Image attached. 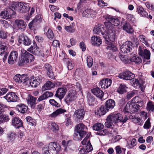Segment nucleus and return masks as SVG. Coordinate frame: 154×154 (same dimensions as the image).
<instances>
[{
	"instance_id": "obj_20",
	"label": "nucleus",
	"mask_w": 154,
	"mask_h": 154,
	"mask_svg": "<svg viewBox=\"0 0 154 154\" xmlns=\"http://www.w3.org/2000/svg\"><path fill=\"white\" fill-rule=\"evenodd\" d=\"M4 98L9 102H16L18 97L16 94L14 92L8 93L4 97Z\"/></svg>"
},
{
	"instance_id": "obj_35",
	"label": "nucleus",
	"mask_w": 154,
	"mask_h": 154,
	"mask_svg": "<svg viewBox=\"0 0 154 154\" xmlns=\"http://www.w3.org/2000/svg\"><path fill=\"white\" fill-rule=\"evenodd\" d=\"M17 107V110L21 113H24L27 111V106L23 104H18Z\"/></svg>"
},
{
	"instance_id": "obj_46",
	"label": "nucleus",
	"mask_w": 154,
	"mask_h": 154,
	"mask_svg": "<svg viewBox=\"0 0 154 154\" xmlns=\"http://www.w3.org/2000/svg\"><path fill=\"white\" fill-rule=\"evenodd\" d=\"M87 65L88 67H91L93 64V60L90 56H88L86 59Z\"/></svg>"
},
{
	"instance_id": "obj_30",
	"label": "nucleus",
	"mask_w": 154,
	"mask_h": 154,
	"mask_svg": "<svg viewBox=\"0 0 154 154\" xmlns=\"http://www.w3.org/2000/svg\"><path fill=\"white\" fill-rule=\"evenodd\" d=\"M91 91L94 95L100 99L102 98L104 94L103 92L98 88L93 89Z\"/></svg>"
},
{
	"instance_id": "obj_5",
	"label": "nucleus",
	"mask_w": 154,
	"mask_h": 154,
	"mask_svg": "<svg viewBox=\"0 0 154 154\" xmlns=\"http://www.w3.org/2000/svg\"><path fill=\"white\" fill-rule=\"evenodd\" d=\"M104 25L106 29L108 31V39L110 41H114L115 39V30L114 27L111 25L110 22H105Z\"/></svg>"
},
{
	"instance_id": "obj_43",
	"label": "nucleus",
	"mask_w": 154,
	"mask_h": 154,
	"mask_svg": "<svg viewBox=\"0 0 154 154\" xmlns=\"http://www.w3.org/2000/svg\"><path fill=\"white\" fill-rule=\"evenodd\" d=\"M128 145L127 147L128 148L131 149L136 145V140L135 138L132 139L128 143Z\"/></svg>"
},
{
	"instance_id": "obj_36",
	"label": "nucleus",
	"mask_w": 154,
	"mask_h": 154,
	"mask_svg": "<svg viewBox=\"0 0 154 154\" xmlns=\"http://www.w3.org/2000/svg\"><path fill=\"white\" fill-rule=\"evenodd\" d=\"M66 110L65 109L59 108L51 114L49 116L51 118H55L59 114L66 112Z\"/></svg>"
},
{
	"instance_id": "obj_44",
	"label": "nucleus",
	"mask_w": 154,
	"mask_h": 154,
	"mask_svg": "<svg viewBox=\"0 0 154 154\" xmlns=\"http://www.w3.org/2000/svg\"><path fill=\"white\" fill-rule=\"evenodd\" d=\"M50 128L54 132H56L59 130V127L55 123L52 122L51 123V125Z\"/></svg>"
},
{
	"instance_id": "obj_60",
	"label": "nucleus",
	"mask_w": 154,
	"mask_h": 154,
	"mask_svg": "<svg viewBox=\"0 0 154 154\" xmlns=\"http://www.w3.org/2000/svg\"><path fill=\"white\" fill-rule=\"evenodd\" d=\"M106 122H105V126L107 127V128H110L112 125V124L113 123L111 121H109V120H108V117H107L106 119Z\"/></svg>"
},
{
	"instance_id": "obj_14",
	"label": "nucleus",
	"mask_w": 154,
	"mask_h": 154,
	"mask_svg": "<svg viewBox=\"0 0 154 154\" xmlns=\"http://www.w3.org/2000/svg\"><path fill=\"white\" fill-rule=\"evenodd\" d=\"M94 33L100 35H102L103 37L106 39L108 38V35L105 33V30L103 27L100 26L96 27H94L93 29Z\"/></svg>"
},
{
	"instance_id": "obj_47",
	"label": "nucleus",
	"mask_w": 154,
	"mask_h": 154,
	"mask_svg": "<svg viewBox=\"0 0 154 154\" xmlns=\"http://www.w3.org/2000/svg\"><path fill=\"white\" fill-rule=\"evenodd\" d=\"M46 35L47 37L50 40H52L54 37V35L52 30L50 29H49Z\"/></svg>"
},
{
	"instance_id": "obj_33",
	"label": "nucleus",
	"mask_w": 154,
	"mask_h": 154,
	"mask_svg": "<svg viewBox=\"0 0 154 154\" xmlns=\"http://www.w3.org/2000/svg\"><path fill=\"white\" fill-rule=\"evenodd\" d=\"M122 27L123 30L128 33H132L134 32V29L128 22H126L124 24H123Z\"/></svg>"
},
{
	"instance_id": "obj_27",
	"label": "nucleus",
	"mask_w": 154,
	"mask_h": 154,
	"mask_svg": "<svg viewBox=\"0 0 154 154\" xmlns=\"http://www.w3.org/2000/svg\"><path fill=\"white\" fill-rule=\"evenodd\" d=\"M139 54L144 59L149 60L150 58V53L146 49H145L143 51L141 49H140Z\"/></svg>"
},
{
	"instance_id": "obj_9",
	"label": "nucleus",
	"mask_w": 154,
	"mask_h": 154,
	"mask_svg": "<svg viewBox=\"0 0 154 154\" xmlns=\"http://www.w3.org/2000/svg\"><path fill=\"white\" fill-rule=\"evenodd\" d=\"M133 46L131 42L127 41L125 42L121 47V52L124 54L131 52L132 51Z\"/></svg>"
},
{
	"instance_id": "obj_42",
	"label": "nucleus",
	"mask_w": 154,
	"mask_h": 154,
	"mask_svg": "<svg viewBox=\"0 0 154 154\" xmlns=\"http://www.w3.org/2000/svg\"><path fill=\"white\" fill-rule=\"evenodd\" d=\"M103 127L104 126L103 124L100 123H97L94 125L93 129L96 131H99L102 129Z\"/></svg>"
},
{
	"instance_id": "obj_38",
	"label": "nucleus",
	"mask_w": 154,
	"mask_h": 154,
	"mask_svg": "<svg viewBox=\"0 0 154 154\" xmlns=\"http://www.w3.org/2000/svg\"><path fill=\"white\" fill-rule=\"evenodd\" d=\"M137 11L142 16H146L147 13L144 10L143 8L141 6L137 5Z\"/></svg>"
},
{
	"instance_id": "obj_19",
	"label": "nucleus",
	"mask_w": 154,
	"mask_h": 154,
	"mask_svg": "<svg viewBox=\"0 0 154 154\" xmlns=\"http://www.w3.org/2000/svg\"><path fill=\"white\" fill-rule=\"evenodd\" d=\"M44 68L46 70L48 76L51 79H54L55 76L51 66L48 64L46 63L45 64Z\"/></svg>"
},
{
	"instance_id": "obj_12",
	"label": "nucleus",
	"mask_w": 154,
	"mask_h": 154,
	"mask_svg": "<svg viewBox=\"0 0 154 154\" xmlns=\"http://www.w3.org/2000/svg\"><path fill=\"white\" fill-rule=\"evenodd\" d=\"M19 42L23 43L25 45H29L31 43V41L30 38L27 36L23 34L19 36Z\"/></svg>"
},
{
	"instance_id": "obj_55",
	"label": "nucleus",
	"mask_w": 154,
	"mask_h": 154,
	"mask_svg": "<svg viewBox=\"0 0 154 154\" xmlns=\"http://www.w3.org/2000/svg\"><path fill=\"white\" fill-rule=\"evenodd\" d=\"M7 37V33L0 29V38L5 39Z\"/></svg>"
},
{
	"instance_id": "obj_53",
	"label": "nucleus",
	"mask_w": 154,
	"mask_h": 154,
	"mask_svg": "<svg viewBox=\"0 0 154 154\" xmlns=\"http://www.w3.org/2000/svg\"><path fill=\"white\" fill-rule=\"evenodd\" d=\"M65 29L67 32H73L75 31V29L71 25L65 26Z\"/></svg>"
},
{
	"instance_id": "obj_48",
	"label": "nucleus",
	"mask_w": 154,
	"mask_h": 154,
	"mask_svg": "<svg viewBox=\"0 0 154 154\" xmlns=\"http://www.w3.org/2000/svg\"><path fill=\"white\" fill-rule=\"evenodd\" d=\"M27 63L26 60L25 59L22 54L21 55V57L20 58L18 62V64L20 66H22Z\"/></svg>"
},
{
	"instance_id": "obj_58",
	"label": "nucleus",
	"mask_w": 154,
	"mask_h": 154,
	"mask_svg": "<svg viewBox=\"0 0 154 154\" xmlns=\"http://www.w3.org/2000/svg\"><path fill=\"white\" fill-rule=\"evenodd\" d=\"M45 102H42V103L39 104L37 106V109L39 112L41 111L42 109H43L44 106H45Z\"/></svg>"
},
{
	"instance_id": "obj_45",
	"label": "nucleus",
	"mask_w": 154,
	"mask_h": 154,
	"mask_svg": "<svg viewBox=\"0 0 154 154\" xmlns=\"http://www.w3.org/2000/svg\"><path fill=\"white\" fill-rule=\"evenodd\" d=\"M126 87L124 85H120L117 89V91L120 94H122L126 92Z\"/></svg>"
},
{
	"instance_id": "obj_23",
	"label": "nucleus",
	"mask_w": 154,
	"mask_h": 154,
	"mask_svg": "<svg viewBox=\"0 0 154 154\" xmlns=\"http://www.w3.org/2000/svg\"><path fill=\"white\" fill-rule=\"evenodd\" d=\"M77 96L74 93H69L65 97V101L68 105L72 101L76 100Z\"/></svg>"
},
{
	"instance_id": "obj_8",
	"label": "nucleus",
	"mask_w": 154,
	"mask_h": 154,
	"mask_svg": "<svg viewBox=\"0 0 154 154\" xmlns=\"http://www.w3.org/2000/svg\"><path fill=\"white\" fill-rule=\"evenodd\" d=\"M27 50L35 55L44 57V54L38 47H37V45L34 41L33 42V45H32Z\"/></svg>"
},
{
	"instance_id": "obj_24",
	"label": "nucleus",
	"mask_w": 154,
	"mask_h": 154,
	"mask_svg": "<svg viewBox=\"0 0 154 154\" xmlns=\"http://www.w3.org/2000/svg\"><path fill=\"white\" fill-rule=\"evenodd\" d=\"M112 83V80L109 79H103L100 82V85L102 88H107Z\"/></svg>"
},
{
	"instance_id": "obj_28",
	"label": "nucleus",
	"mask_w": 154,
	"mask_h": 154,
	"mask_svg": "<svg viewBox=\"0 0 154 154\" xmlns=\"http://www.w3.org/2000/svg\"><path fill=\"white\" fill-rule=\"evenodd\" d=\"M91 43L94 45L99 46L102 44V40L98 36L94 35L91 37Z\"/></svg>"
},
{
	"instance_id": "obj_2",
	"label": "nucleus",
	"mask_w": 154,
	"mask_h": 154,
	"mask_svg": "<svg viewBox=\"0 0 154 154\" xmlns=\"http://www.w3.org/2000/svg\"><path fill=\"white\" fill-rule=\"evenodd\" d=\"M61 146L59 143L56 142H50L48 146L45 145L42 150L43 154H53L55 152L59 151Z\"/></svg>"
},
{
	"instance_id": "obj_10",
	"label": "nucleus",
	"mask_w": 154,
	"mask_h": 154,
	"mask_svg": "<svg viewBox=\"0 0 154 154\" xmlns=\"http://www.w3.org/2000/svg\"><path fill=\"white\" fill-rule=\"evenodd\" d=\"M16 10L19 8L22 11L24 12L28 11L30 9V7L28 5L20 2H14L13 3Z\"/></svg>"
},
{
	"instance_id": "obj_61",
	"label": "nucleus",
	"mask_w": 154,
	"mask_h": 154,
	"mask_svg": "<svg viewBox=\"0 0 154 154\" xmlns=\"http://www.w3.org/2000/svg\"><path fill=\"white\" fill-rule=\"evenodd\" d=\"M139 38L141 42H142L146 44L148 43L145 38V36L143 35H140L139 36Z\"/></svg>"
},
{
	"instance_id": "obj_29",
	"label": "nucleus",
	"mask_w": 154,
	"mask_h": 154,
	"mask_svg": "<svg viewBox=\"0 0 154 154\" xmlns=\"http://www.w3.org/2000/svg\"><path fill=\"white\" fill-rule=\"evenodd\" d=\"M108 111V109L106 108V106L102 105L95 111V114L97 115L100 116H101L104 115Z\"/></svg>"
},
{
	"instance_id": "obj_6",
	"label": "nucleus",
	"mask_w": 154,
	"mask_h": 154,
	"mask_svg": "<svg viewBox=\"0 0 154 154\" xmlns=\"http://www.w3.org/2000/svg\"><path fill=\"white\" fill-rule=\"evenodd\" d=\"M16 10L13 4L7 8L6 11L1 12L0 16L2 18L8 19L11 18L12 16L15 14V11Z\"/></svg>"
},
{
	"instance_id": "obj_59",
	"label": "nucleus",
	"mask_w": 154,
	"mask_h": 154,
	"mask_svg": "<svg viewBox=\"0 0 154 154\" xmlns=\"http://www.w3.org/2000/svg\"><path fill=\"white\" fill-rule=\"evenodd\" d=\"M26 119L28 123V124L32 126L33 124L32 123L33 121L32 118L30 116L27 117Z\"/></svg>"
},
{
	"instance_id": "obj_26",
	"label": "nucleus",
	"mask_w": 154,
	"mask_h": 154,
	"mask_svg": "<svg viewBox=\"0 0 154 154\" xmlns=\"http://www.w3.org/2000/svg\"><path fill=\"white\" fill-rule=\"evenodd\" d=\"M13 125L16 128H19L23 125L21 120L18 117H15L12 120Z\"/></svg>"
},
{
	"instance_id": "obj_62",
	"label": "nucleus",
	"mask_w": 154,
	"mask_h": 154,
	"mask_svg": "<svg viewBox=\"0 0 154 154\" xmlns=\"http://www.w3.org/2000/svg\"><path fill=\"white\" fill-rule=\"evenodd\" d=\"M6 46L0 44V55L4 53L6 50Z\"/></svg>"
},
{
	"instance_id": "obj_4",
	"label": "nucleus",
	"mask_w": 154,
	"mask_h": 154,
	"mask_svg": "<svg viewBox=\"0 0 154 154\" xmlns=\"http://www.w3.org/2000/svg\"><path fill=\"white\" fill-rule=\"evenodd\" d=\"M108 120L115 124L121 122L123 123L125 122L128 118L127 116L125 115L124 117L119 113H112L108 116Z\"/></svg>"
},
{
	"instance_id": "obj_15",
	"label": "nucleus",
	"mask_w": 154,
	"mask_h": 154,
	"mask_svg": "<svg viewBox=\"0 0 154 154\" xmlns=\"http://www.w3.org/2000/svg\"><path fill=\"white\" fill-rule=\"evenodd\" d=\"M144 83V82L142 80L140 79H135L133 80L132 82V84L133 86L136 88H140L141 91H143L144 88L143 87V85Z\"/></svg>"
},
{
	"instance_id": "obj_57",
	"label": "nucleus",
	"mask_w": 154,
	"mask_h": 154,
	"mask_svg": "<svg viewBox=\"0 0 154 154\" xmlns=\"http://www.w3.org/2000/svg\"><path fill=\"white\" fill-rule=\"evenodd\" d=\"M108 48L109 50H112L113 51H116L117 49L116 46L112 44H110L108 46Z\"/></svg>"
},
{
	"instance_id": "obj_56",
	"label": "nucleus",
	"mask_w": 154,
	"mask_h": 154,
	"mask_svg": "<svg viewBox=\"0 0 154 154\" xmlns=\"http://www.w3.org/2000/svg\"><path fill=\"white\" fill-rule=\"evenodd\" d=\"M33 77L34 78V79L35 80H36L37 82L39 81V83L40 84L42 79V77L40 75H39L38 74H36L35 75V76H33L31 77L32 78Z\"/></svg>"
},
{
	"instance_id": "obj_50",
	"label": "nucleus",
	"mask_w": 154,
	"mask_h": 154,
	"mask_svg": "<svg viewBox=\"0 0 154 154\" xmlns=\"http://www.w3.org/2000/svg\"><path fill=\"white\" fill-rule=\"evenodd\" d=\"M146 108L149 111L153 112L154 110V105L152 104V102H149L147 104Z\"/></svg>"
},
{
	"instance_id": "obj_40",
	"label": "nucleus",
	"mask_w": 154,
	"mask_h": 154,
	"mask_svg": "<svg viewBox=\"0 0 154 154\" xmlns=\"http://www.w3.org/2000/svg\"><path fill=\"white\" fill-rule=\"evenodd\" d=\"M55 86V84L54 83H52L51 81H48L44 85L43 87L45 88V90H49Z\"/></svg>"
},
{
	"instance_id": "obj_18",
	"label": "nucleus",
	"mask_w": 154,
	"mask_h": 154,
	"mask_svg": "<svg viewBox=\"0 0 154 154\" xmlns=\"http://www.w3.org/2000/svg\"><path fill=\"white\" fill-rule=\"evenodd\" d=\"M97 14V13L96 11L91 9H88L83 11L82 15L84 17L93 18L95 17Z\"/></svg>"
},
{
	"instance_id": "obj_32",
	"label": "nucleus",
	"mask_w": 154,
	"mask_h": 154,
	"mask_svg": "<svg viewBox=\"0 0 154 154\" xmlns=\"http://www.w3.org/2000/svg\"><path fill=\"white\" fill-rule=\"evenodd\" d=\"M132 103H134L138 107H141L143 105V102L142 99L138 97H135L132 100Z\"/></svg>"
},
{
	"instance_id": "obj_25",
	"label": "nucleus",
	"mask_w": 154,
	"mask_h": 154,
	"mask_svg": "<svg viewBox=\"0 0 154 154\" xmlns=\"http://www.w3.org/2000/svg\"><path fill=\"white\" fill-rule=\"evenodd\" d=\"M37 99L31 95H29L27 99V103L31 108H34L36 104V101Z\"/></svg>"
},
{
	"instance_id": "obj_37",
	"label": "nucleus",
	"mask_w": 154,
	"mask_h": 154,
	"mask_svg": "<svg viewBox=\"0 0 154 154\" xmlns=\"http://www.w3.org/2000/svg\"><path fill=\"white\" fill-rule=\"evenodd\" d=\"M95 97L90 94H88L87 96V102L90 106H94L95 103Z\"/></svg>"
},
{
	"instance_id": "obj_3",
	"label": "nucleus",
	"mask_w": 154,
	"mask_h": 154,
	"mask_svg": "<svg viewBox=\"0 0 154 154\" xmlns=\"http://www.w3.org/2000/svg\"><path fill=\"white\" fill-rule=\"evenodd\" d=\"M61 146L59 143L56 142H50L48 146L45 145L42 150L43 154H53L55 152L59 151Z\"/></svg>"
},
{
	"instance_id": "obj_11",
	"label": "nucleus",
	"mask_w": 154,
	"mask_h": 154,
	"mask_svg": "<svg viewBox=\"0 0 154 154\" xmlns=\"http://www.w3.org/2000/svg\"><path fill=\"white\" fill-rule=\"evenodd\" d=\"M118 77L119 78L122 79H123L131 80L134 78L135 75L133 73L128 71L120 73Z\"/></svg>"
},
{
	"instance_id": "obj_13",
	"label": "nucleus",
	"mask_w": 154,
	"mask_h": 154,
	"mask_svg": "<svg viewBox=\"0 0 154 154\" xmlns=\"http://www.w3.org/2000/svg\"><path fill=\"white\" fill-rule=\"evenodd\" d=\"M103 17L107 21L110 22L111 25L114 26H117L119 24V21L118 19L115 18L109 15H106L103 16Z\"/></svg>"
},
{
	"instance_id": "obj_22",
	"label": "nucleus",
	"mask_w": 154,
	"mask_h": 154,
	"mask_svg": "<svg viewBox=\"0 0 154 154\" xmlns=\"http://www.w3.org/2000/svg\"><path fill=\"white\" fill-rule=\"evenodd\" d=\"M85 111L83 109L75 110L74 114V116L79 120H82L84 117Z\"/></svg>"
},
{
	"instance_id": "obj_16",
	"label": "nucleus",
	"mask_w": 154,
	"mask_h": 154,
	"mask_svg": "<svg viewBox=\"0 0 154 154\" xmlns=\"http://www.w3.org/2000/svg\"><path fill=\"white\" fill-rule=\"evenodd\" d=\"M18 53L16 51H12L8 57V63L11 64L14 63L18 58Z\"/></svg>"
},
{
	"instance_id": "obj_54",
	"label": "nucleus",
	"mask_w": 154,
	"mask_h": 154,
	"mask_svg": "<svg viewBox=\"0 0 154 154\" xmlns=\"http://www.w3.org/2000/svg\"><path fill=\"white\" fill-rule=\"evenodd\" d=\"M86 151L89 152L93 150V148L90 141H88L87 143V145L86 146Z\"/></svg>"
},
{
	"instance_id": "obj_7",
	"label": "nucleus",
	"mask_w": 154,
	"mask_h": 154,
	"mask_svg": "<svg viewBox=\"0 0 154 154\" xmlns=\"http://www.w3.org/2000/svg\"><path fill=\"white\" fill-rule=\"evenodd\" d=\"M140 107L136 105L134 103H128L124 109L126 113H133L137 112L139 110Z\"/></svg>"
},
{
	"instance_id": "obj_21",
	"label": "nucleus",
	"mask_w": 154,
	"mask_h": 154,
	"mask_svg": "<svg viewBox=\"0 0 154 154\" xmlns=\"http://www.w3.org/2000/svg\"><path fill=\"white\" fill-rule=\"evenodd\" d=\"M66 89L64 88H59L56 91L55 96L60 99H62L66 94Z\"/></svg>"
},
{
	"instance_id": "obj_64",
	"label": "nucleus",
	"mask_w": 154,
	"mask_h": 154,
	"mask_svg": "<svg viewBox=\"0 0 154 154\" xmlns=\"http://www.w3.org/2000/svg\"><path fill=\"white\" fill-rule=\"evenodd\" d=\"M46 98L52 96L53 95V93L49 91H46L44 93Z\"/></svg>"
},
{
	"instance_id": "obj_52",
	"label": "nucleus",
	"mask_w": 154,
	"mask_h": 154,
	"mask_svg": "<svg viewBox=\"0 0 154 154\" xmlns=\"http://www.w3.org/2000/svg\"><path fill=\"white\" fill-rule=\"evenodd\" d=\"M151 126V124L149 118H148L146 121L144 125L143 128L144 129H149Z\"/></svg>"
},
{
	"instance_id": "obj_41",
	"label": "nucleus",
	"mask_w": 154,
	"mask_h": 154,
	"mask_svg": "<svg viewBox=\"0 0 154 154\" xmlns=\"http://www.w3.org/2000/svg\"><path fill=\"white\" fill-rule=\"evenodd\" d=\"M9 119L8 116L2 114L0 116V124L8 122Z\"/></svg>"
},
{
	"instance_id": "obj_63",
	"label": "nucleus",
	"mask_w": 154,
	"mask_h": 154,
	"mask_svg": "<svg viewBox=\"0 0 154 154\" xmlns=\"http://www.w3.org/2000/svg\"><path fill=\"white\" fill-rule=\"evenodd\" d=\"M21 79L22 80V82L23 83V81H26L27 79H29L28 76L27 74H23L22 75H21Z\"/></svg>"
},
{
	"instance_id": "obj_34",
	"label": "nucleus",
	"mask_w": 154,
	"mask_h": 154,
	"mask_svg": "<svg viewBox=\"0 0 154 154\" xmlns=\"http://www.w3.org/2000/svg\"><path fill=\"white\" fill-rule=\"evenodd\" d=\"M115 105V101L112 99H109L107 100L105 103V104L104 106H106V108L108 109V111L109 109H113Z\"/></svg>"
},
{
	"instance_id": "obj_1",
	"label": "nucleus",
	"mask_w": 154,
	"mask_h": 154,
	"mask_svg": "<svg viewBox=\"0 0 154 154\" xmlns=\"http://www.w3.org/2000/svg\"><path fill=\"white\" fill-rule=\"evenodd\" d=\"M75 128L76 132H75L74 134V139L75 140H81L85 136L87 133L86 127L83 124L80 123L77 125Z\"/></svg>"
},
{
	"instance_id": "obj_39",
	"label": "nucleus",
	"mask_w": 154,
	"mask_h": 154,
	"mask_svg": "<svg viewBox=\"0 0 154 154\" xmlns=\"http://www.w3.org/2000/svg\"><path fill=\"white\" fill-rule=\"evenodd\" d=\"M130 60L131 62H134L136 64L140 63L142 62V60L141 58L137 55H134Z\"/></svg>"
},
{
	"instance_id": "obj_17",
	"label": "nucleus",
	"mask_w": 154,
	"mask_h": 154,
	"mask_svg": "<svg viewBox=\"0 0 154 154\" xmlns=\"http://www.w3.org/2000/svg\"><path fill=\"white\" fill-rule=\"evenodd\" d=\"M22 54L27 63L31 62L34 61V56L26 51L23 50H21Z\"/></svg>"
},
{
	"instance_id": "obj_31",
	"label": "nucleus",
	"mask_w": 154,
	"mask_h": 154,
	"mask_svg": "<svg viewBox=\"0 0 154 154\" xmlns=\"http://www.w3.org/2000/svg\"><path fill=\"white\" fill-rule=\"evenodd\" d=\"M15 23L19 29L24 30L26 27V24L22 20H17L15 21Z\"/></svg>"
},
{
	"instance_id": "obj_51",
	"label": "nucleus",
	"mask_w": 154,
	"mask_h": 154,
	"mask_svg": "<svg viewBox=\"0 0 154 154\" xmlns=\"http://www.w3.org/2000/svg\"><path fill=\"white\" fill-rule=\"evenodd\" d=\"M21 75L18 74L15 75L14 77V80L18 83H22V80L21 79Z\"/></svg>"
},
{
	"instance_id": "obj_49",
	"label": "nucleus",
	"mask_w": 154,
	"mask_h": 154,
	"mask_svg": "<svg viewBox=\"0 0 154 154\" xmlns=\"http://www.w3.org/2000/svg\"><path fill=\"white\" fill-rule=\"evenodd\" d=\"M31 79H32L31 81V86L32 87H36L40 84L39 83V81L37 82L36 80L34 79V77H31Z\"/></svg>"
}]
</instances>
